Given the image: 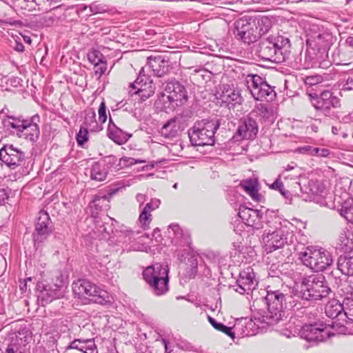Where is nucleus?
I'll return each mask as SVG.
<instances>
[{
    "mask_svg": "<svg viewBox=\"0 0 353 353\" xmlns=\"http://www.w3.org/2000/svg\"><path fill=\"white\" fill-rule=\"evenodd\" d=\"M88 130L83 126H81L79 132L77 134V141L79 145H83L88 140Z\"/></svg>",
    "mask_w": 353,
    "mask_h": 353,
    "instance_id": "49530a36",
    "label": "nucleus"
},
{
    "mask_svg": "<svg viewBox=\"0 0 353 353\" xmlns=\"http://www.w3.org/2000/svg\"><path fill=\"white\" fill-rule=\"evenodd\" d=\"M247 87L253 97L254 91L259 90V88L265 82L263 79L257 74H248L246 77Z\"/></svg>",
    "mask_w": 353,
    "mask_h": 353,
    "instance_id": "e433bc0d",
    "label": "nucleus"
},
{
    "mask_svg": "<svg viewBox=\"0 0 353 353\" xmlns=\"http://www.w3.org/2000/svg\"><path fill=\"white\" fill-rule=\"evenodd\" d=\"M262 240L267 252H272L282 248L286 244H291L294 241L292 232L286 228H279L274 231L265 230L262 235Z\"/></svg>",
    "mask_w": 353,
    "mask_h": 353,
    "instance_id": "1a4fd4ad",
    "label": "nucleus"
},
{
    "mask_svg": "<svg viewBox=\"0 0 353 353\" xmlns=\"http://www.w3.org/2000/svg\"><path fill=\"white\" fill-rule=\"evenodd\" d=\"M337 268L343 274L353 276V256H340L337 261Z\"/></svg>",
    "mask_w": 353,
    "mask_h": 353,
    "instance_id": "473e14b6",
    "label": "nucleus"
},
{
    "mask_svg": "<svg viewBox=\"0 0 353 353\" xmlns=\"http://www.w3.org/2000/svg\"><path fill=\"white\" fill-rule=\"evenodd\" d=\"M352 83L353 79L352 77H348L345 83L343 85L341 90L344 91L353 90V87L350 86Z\"/></svg>",
    "mask_w": 353,
    "mask_h": 353,
    "instance_id": "13d9d810",
    "label": "nucleus"
},
{
    "mask_svg": "<svg viewBox=\"0 0 353 353\" xmlns=\"http://www.w3.org/2000/svg\"><path fill=\"white\" fill-rule=\"evenodd\" d=\"M330 292L331 290L323 274H312L302 279L301 289L298 295L304 301L310 300L315 302L326 298Z\"/></svg>",
    "mask_w": 353,
    "mask_h": 353,
    "instance_id": "f03ea898",
    "label": "nucleus"
},
{
    "mask_svg": "<svg viewBox=\"0 0 353 353\" xmlns=\"http://www.w3.org/2000/svg\"><path fill=\"white\" fill-rule=\"evenodd\" d=\"M299 290H296L294 296L288 295L285 303V309L294 311H299L303 308H306L310 305L312 301L310 300L304 301L302 298L299 297Z\"/></svg>",
    "mask_w": 353,
    "mask_h": 353,
    "instance_id": "b1692460",
    "label": "nucleus"
},
{
    "mask_svg": "<svg viewBox=\"0 0 353 353\" xmlns=\"http://www.w3.org/2000/svg\"><path fill=\"white\" fill-rule=\"evenodd\" d=\"M72 350H77L82 353H98V349L93 339H75L65 347L68 352Z\"/></svg>",
    "mask_w": 353,
    "mask_h": 353,
    "instance_id": "412c9836",
    "label": "nucleus"
},
{
    "mask_svg": "<svg viewBox=\"0 0 353 353\" xmlns=\"http://www.w3.org/2000/svg\"><path fill=\"white\" fill-rule=\"evenodd\" d=\"M276 96L274 89L269 85L265 81L261 85L259 90L254 91L253 98L257 101L272 100Z\"/></svg>",
    "mask_w": 353,
    "mask_h": 353,
    "instance_id": "7c9ffc66",
    "label": "nucleus"
},
{
    "mask_svg": "<svg viewBox=\"0 0 353 353\" xmlns=\"http://www.w3.org/2000/svg\"><path fill=\"white\" fill-rule=\"evenodd\" d=\"M72 290L76 296L98 304H105L111 301L105 290L85 279H79L72 283Z\"/></svg>",
    "mask_w": 353,
    "mask_h": 353,
    "instance_id": "6e6552de",
    "label": "nucleus"
},
{
    "mask_svg": "<svg viewBox=\"0 0 353 353\" xmlns=\"http://www.w3.org/2000/svg\"><path fill=\"white\" fill-rule=\"evenodd\" d=\"M161 201L158 199H152L150 202L147 203L143 208L139 221L142 226L145 228L148 227L150 221H152L151 212L157 209L160 205Z\"/></svg>",
    "mask_w": 353,
    "mask_h": 353,
    "instance_id": "5701e85b",
    "label": "nucleus"
},
{
    "mask_svg": "<svg viewBox=\"0 0 353 353\" xmlns=\"http://www.w3.org/2000/svg\"><path fill=\"white\" fill-rule=\"evenodd\" d=\"M288 296L279 290L267 292L265 301L268 310L262 316V322L269 326H274L283 321Z\"/></svg>",
    "mask_w": 353,
    "mask_h": 353,
    "instance_id": "39448f33",
    "label": "nucleus"
},
{
    "mask_svg": "<svg viewBox=\"0 0 353 353\" xmlns=\"http://www.w3.org/2000/svg\"><path fill=\"white\" fill-rule=\"evenodd\" d=\"M313 105L316 110L329 111L331 108H339L341 105V101L340 99L334 96L331 91L325 90L321 93Z\"/></svg>",
    "mask_w": 353,
    "mask_h": 353,
    "instance_id": "aec40b11",
    "label": "nucleus"
},
{
    "mask_svg": "<svg viewBox=\"0 0 353 353\" xmlns=\"http://www.w3.org/2000/svg\"><path fill=\"white\" fill-rule=\"evenodd\" d=\"M266 22L270 23L267 19H261L257 21L254 19H240L235 22L234 34L237 39L245 43H254L268 30L269 26H267L265 30L261 28Z\"/></svg>",
    "mask_w": 353,
    "mask_h": 353,
    "instance_id": "0eeeda50",
    "label": "nucleus"
},
{
    "mask_svg": "<svg viewBox=\"0 0 353 353\" xmlns=\"http://www.w3.org/2000/svg\"><path fill=\"white\" fill-rule=\"evenodd\" d=\"M188 262L190 265L189 270H188V276L190 278H194L197 273L198 261L196 256H191L188 259Z\"/></svg>",
    "mask_w": 353,
    "mask_h": 353,
    "instance_id": "a18cd8bd",
    "label": "nucleus"
},
{
    "mask_svg": "<svg viewBox=\"0 0 353 353\" xmlns=\"http://www.w3.org/2000/svg\"><path fill=\"white\" fill-rule=\"evenodd\" d=\"M254 119L259 117L264 121L272 122L274 120V114L271 108L263 103H259L255 105L254 109L249 113Z\"/></svg>",
    "mask_w": 353,
    "mask_h": 353,
    "instance_id": "bb28decb",
    "label": "nucleus"
},
{
    "mask_svg": "<svg viewBox=\"0 0 353 353\" xmlns=\"http://www.w3.org/2000/svg\"><path fill=\"white\" fill-rule=\"evenodd\" d=\"M314 149L315 148L306 145L301 147H298L295 149L294 152L296 153L302 154H307L310 156H314Z\"/></svg>",
    "mask_w": 353,
    "mask_h": 353,
    "instance_id": "de8ad7c7",
    "label": "nucleus"
},
{
    "mask_svg": "<svg viewBox=\"0 0 353 353\" xmlns=\"http://www.w3.org/2000/svg\"><path fill=\"white\" fill-rule=\"evenodd\" d=\"M18 348L14 345H9L3 353H17Z\"/></svg>",
    "mask_w": 353,
    "mask_h": 353,
    "instance_id": "338daca9",
    "label": "nucleus"
},
{
    "mask_svg": "<svg viewBox=\"0 0 353 353\" xmlns=\"http://www.w3.org/2000/svg\"><path fill=\"white\" fill-rule=\"evenodd\" d=\"M117 159L114 156L106 157L101 161L94 162L90 168L86 170V174H89L90 179L96 181L105 180L109 170L116 163Z\"/></svg>",
    "mask_w": 353,
    "mask_h": 353,
    "instance_id": "ddd939ff",
    "label": "nucleus"
},
{
    "mask_svg": "<svg viewBox=\"0 0 353 353\" xmlns=\"http://www.w3.org/2000/svg\"><path fill=\"white\" fill-rule=\"evenodd\" d=\"M99 119L101 123H105L107 120V114H106V106L104 101H102L99 107Z\"/></svg>",
    "mask_w": 353,
    "mask_h": 353,
    "instance_id": "3c124183",
    "label": "nucleus"
},
{
    "mask_svg": "<svg viewBox=\"0 0 353 353\" xmlns=\"http://www.w3.org/2000/svg\"><path fill=\"white\" fill-rule=\"evenodd\" d=\"M171 62L167 56H150L148 58V65L157 77H162L168 74L170 70Z\"/></svg>",
    "mask_w": 353,
    "mask_h": 353,
    "instance_id": "6ab92c4d",
    "label": "nucleus"
},
{
    "mask_svg": "<svg viewBox=\"0 0 353 353\" xmlns=\"http://www.w3.org/2000/svg\"><path fill=\"white\" fill-rule=\"evenodd\" d=\"M168 231L170 235L172 233L174 237L176 239H179L183 234L182 230L180 228L179 225L176 223L170 224L168 226Z\"/></svg>",
    "mask_w": 353,
    "mask_h": 353,
    "instance_id": "09e8293b",
    "label": "nucleus"
},
{
    "mask_svg": "<svg viewBox=\"0 0 353 353\" xmlns=\"http://www.w3.org/2000/svg\"><path fill=\"white\" fill-rule=\"evenodd\" d=\"M342 318L347 323H353V299L345 298Z\"/></svg>",
    "mask_w": 353,
    "mask_h": 353,
    "instance_id": "ea45409f",
    "label": "nucleus"
},
{
    "mask_svg": "<svg viewBox=\"0 0 353 353\" xmlns=\"http://www.w3.org/2000/svg\"><path fill=\"white\" fill-rule=\"evenodd\" d=\"M40 117L38 114L32 116L30 119H26L25 125H23L19 132H17V135L19 138H23L32 142L37 141L40 134L38 125Z\"/></svg>",
    "mask_w": 353,
    "mask_h": 353,
    "instance_id": "a211bd4d",
    "label": "nucleus"
},
{
    "mask_svg": "<svg viewBox=\"0 0 353 353\" xmlns=\"http://www.w3.org/2000/svg\"><path fill=\"white\" fill-rule=\"evenodd\" d=\"M239 216L248 226L259 230L263 228V213L259 210H253L243 205H241L239 211Z\"/></svg>",
    "mask_w": 353,
    "mask_h": 353,
    "instance_id": "2eb2a0df",
    "label": "nucleus"
},
{
    "mask_svg": "<svg viewBox=\"0 0 353 353\" xmlns=\"http://www.w3.org/2000/svg\"><path fill=\"white\" fill-rule=\"evenodd\" d=\"M149 85H152V81L149 77L145 76L144 68H142L137 79L130 85V88L131 90H136L137 87L148 88Z\"/></svg>",
    "mask_w": 353,
    "mask_h": 353,
    "instance_id": "4c0bfd02",
    "label": "nucleus"
},
{
    "mask_svg": "<svg viewBox=\"0 0 353 353\" xmlns=\"http://www.w3.org/2000/svg\"><path fill=\"white\" fill-rule=\"evenodd\" d=\"M8 199V194L5 189H0V202L5 203L6 200Z\"/></svg>",
    "mask_w": 353,
    "mask_h": 353,
    "instance_id": "bf43d9fd",
    "label": "nucleus"
},
{
    "mask_svg": "<svg viewBox=\"0 0 353 353\" xmlns=\"http://www.w3.org/2000/svg\"><path fill=\"white\" fill-rule=\"evenodd\" d=\"M329 37L330 35L327 33H315L307 37L306 44L312 48L319 49L325 46Z\"/></svg>",
    "mask_w": 353,
    "mask_h": 353,
    "instance_id": "c756f323",
    "label": "nucleus"
},
{
    "mask_svg": "<svg viewBox=\"0 0 353 353\" xmlns=\"http://www.w3.org/2000/svg\"><path fill=\"white\" fill-rule=\"evenodd\" d=\"M14 48L16 51L19 52H22L25 50L24 46L21 43L17 41H16L15 46Z\"/></svg>",
    "mask_w": 353,
    "mask_h": 353,
    "instance_id": "774afa93",
    "label": "nucleus"
},
{
    "mask_svg": "<svg viewBox=\"0 0 353 353\" xmlns=\"http://www.w3.org/2000/svg\"><path fill=\"white\" fill-rule=\"evenodd\" d=\"M84 128L89 129L90 131H97L102 129L99 128L96 120V113L92 109H89L85 111L84 117Z\"/></svg>",
    "mask_w": 353,
    "mask_h": 353,
    "instance_id": "f704fd0d",
    "label": "nucleus"
},
{
    "mask_svg": "<svg viewBox=\"0 0 353 353\" xmlns=\"http://www.w3.org/2000/svg\"><path fill=\"white\" fill-rule=\"evenodd\" d=\"M303 265L314 272H323L333 263L332 254L321 247L307 246L299 253Z\"/></svg>",
    "mask_w": 353,
    "mask_h": 353,
    "instance_id": "423d86ee",
    "label": "nucleus"
},
{
    "mask_svg": "<svg viewBox=\"0 0 353 353\" xmlns=\"http://www.w3.org/2000/svg\"><path fill=\"white\" fill-rule=\"evenodd\" d=\"M125 161L128 163L129 165L145 163V160L135 159L134 158H128Z\"/></svg>",
    "mask_w": 353,
    "mask_h": 353,
    "instance_id": "e2e57ef3",
    "label": "nucleus"
},
{
    "mask_svg": "<svg viewBox=\"0 0 353 353\" xmlns=\"http://www.w3.org/2000/svg\"><path fill=\"white\" fill-rule=\"evenodd\" d=\"M220 126L218 120L203 119L194 123L188 131L190 141L192 145H212L215 142L214 134Z\"/></svg>",
    "mask_w": 353,
    "mask_h": 353,
    "instance_id": "20e7f679",
    "label": "nucleus"
},
{
    "mask_svg": "<svg viewBox=\"0 0 353 353\" xmlns=\"http://www.w3.org/2000/svg\"><path fill=\"white\" fill-rule=\"evenodd\" d=\"M269 39L272 41V43H274V46L277 51L282 52V49L289 46L290 44V40L288 38L284 37L283 36H271L269 37Z\"/></svg>",
    "mask_w": 353,
    "mask_h": 353,
    "instance_id": "37998d69",
    "label": "nucleus"
},
{
    "mask_svg": "<svg viewBox=\"0 0 353 353\" xmlns=\"http://www.w3.org/2000/svg\"><path fill=\"white\" fill-rule=\"evenodd\" d=\"M259 132V125L256 119L248 114L242 118L239 123V126L234 138L236 141L253 140Z\"/></svg>",
    "mask_w": 353,
    "mask_h": 353,
    "instance_id": "f8f14e48",
    "label": "nucleus"
},
{
    "mask_svg": "<svg viewBox=\"0 0 353 353\" xmlns=\"http://www.w3.org/2000/svg\"><path fill=\"white\" fill-rule=\"evenodd\" d=\"M208 318L209 322L210 323V324L212 325V327L216 329L217 327H222L221 326V323L217 322L215 319H214L210 316H208Z\"/></svg>",
    "mask_w": 353,
    "mask_h": 353,
    "instance_id": "680f3d73",
    "label": "nucleus"
},
{
    "mask_svg": "<svg viewBox=\"0 0 353 353\" xmlns=\"http://www.w3.org/2000/svg\"><path fill=\"white\" fill-rule=\"evenodd\" d=\"M146 196L143 194H138L136 196L137 201L140 203L139 208H141L145 201Z\"/></svg>",
    "mask_w": 353,
    "mask_h": 353,
    "instance_id": "69168bd1",
    "label": "nucleus"
},
{
    "mask_svg": "<svg viewBox=\"0 0 353 353\" xmlns=\"http://www.w3.org/2000/svg\"><path fill=\"white\" fill-rule=\"evenodd\" d=\"M257 54L261 59L275 63L281 62L284 59L283 52L276 50L269 37L260 43Z\"/></svg>",
    "mask_w": 353,
    "mask_h": 353,
    "instance_id": "f3484780",
    "label": "nucleus"
},
{
    "mask_svg": "<svg viewBox=\"0 0 353 353\" xmlns=\"http://www.w3.org/2000/svg\"><path fill=\"white\" fill-rule=\"evenodd\" d=\"M0 160L8 168L16 170L25 165L26 156L21 149L6 144L0 149Z\"/></svg>",
    "mask_w": 353,
    "mask_h": 353,
    "instance_id": "9b49d317",
    "label": "nucleus"
},
{
    "mask_svg": "<svg viewBox=\"0 0 353 353\" xmlns=\"http://www.w3.org/2000/svg\"><path fill=\"white\" fill-rule=\"evenodd\" d=\"M343 291L347 296H350V299H353V278L347 281Z\"/></svg>",
    "mask_w": 353,
    "mask_h": 353,
    "instance_id": "603ef678",
    "label": "nucleus"
},
{
    "mask_svg": "<svg viewBox=\"0 0 353 353\" xmlns=\"http://www.w3.org/2000/svg\"><path fill=\"white\" fill-rule=\"evenodd\" d=\"M109 199L107 196L96 195L94 199L90 203V208L92 210V214H97L98 211L108 207Z\"/></svg>",
    "mask_w": 353,
    "mask_h": 353,
    "instance_id": "72a5a7b5",
    "label": "nucleus"
},
{
    "mask_svg": "<svg viewBox=\"0 0 353 353\" xmlns=\"http://www.w3.org/2000/svg\"><path fill=\"white\" fill-rule=\"evenodd\" d=\"M345 333L346 327L336 321H332L331 324L321 322L305 324L300 330L302 339L313 342L325 341L335 334Z\"/></svg>",
    "mask_w": 353,
    "mask_h": 353,
    "instance_id": "f257e3e1",
    "label": "nucleus"
},
{
    "mask_svg": "<svg viewBox=\"0 0 353 353\" xmlns=\"http://www.w3.org/2000/svg\"><path fill=\"white\" fill-rule=\"evenodd\" d=\"M63 281L57 278L56 281H41L37 284L38 301L42 305L63 296Z\"/></svg>",
    "mask_w": 353,
    "mask_h": 353,
    "instance_id": "9d476101",
    "label": "nucleus"
},
{
    "mask_svg": "<svg viewBox=\"0 0 353 353\" xmlns=\"http://www.w3.org/2000/svg\"><path fill=\"white\" fill-rule=\"evenodd\" d=\"M330 154V151L327 148H315L314 155L321 157H327Z\"/></svg>",
    "mask_w": 353,
    "mask_h": 353,
    "instance_id": "6e6d98bb",
    "label": "nucleus"
},
{
    "mask_svg": "<svg viewBox=\"0 0 353 353\" xmlns=\"http://www.w3.org/2000/svg\"><path fill=\"white\" fill-rule=\"evenodd\" d=\"M163 89L168 94V99L170 102H175L176 105L183 104L188 99L186 90L179 81H168L163 84Z\"/></svg>",
    "mask_w": 353,
    "mask_h": 353,
    "instance_id": "dca6fc26",
    "label": "nucleus"
},
{
    "mask_svg": "<svg viewBox=\"0 0 353 353\" xmlns=\"http://www.w3.org/2000/svg\"><path fill=\"white\" fill-rule=\"evenodd\" d=\"M108 137L112 139L114 142L120 143L122 142L121 139L123 138L125 141H127L131 135H128L124 133L122 130L119 128L112 121V117L110 114L109 124L108 127Z\"/></svg>",
    "mask_w": 353,
    "mask_h": 353,
    "instance_id": "c85d7f7f",
    "label": "nucleus"
},
{
    "mask_svg": "<svg viewBox=\"0 0 353 353\" xmlns=\"http://www.w3.org/2000/svg\"><path fill=\"white\" fill-rule=\"evenodd\" d=\"M344 302L341 303L339 301L336 299L330 300L325 306V314L326 315L334 319L337 318L338 320H344L342 318L343 311L344 310Z\"/></svg>",
    "mask_w": 353,
    "mask_h": 353,
    "instance_id": "393cba45",
    "label": "nucleus"
},
{
    "mask_svg": "<svg viewBox=\"0 0 353 353\" xmlns=\"http://www.w3.org/2000/svg\"><path fill=\"white\" fill-rule=\"evenodd\" d=\"M168 265L163 263H155L143 270V279L156 296H162L168 291Z\"/></svg>",
    "mask_w": 353,
    "mask_h": 353,
    "instance_id": "7ed1b4c3",
    "label": "nucleus"
},
{
    "mask_svg": "<svg viewBox=\"0 0 353 353\" xmlns=\"http://www.w3.org/2000/svg\"><path fill=\"white\" fill-rule=\"evenodd\" d=\"M353 234L352 232L347 229H343L338 237L337 244L339 248L345 252H350L353 249Z\"/></svg>",
    "mask_w": 353,
    "mask_h": 353,
    "instance_id": "a878e982",
    "label": "nucleus"
},
{
    "mask_svg": "<svg viewBox=\"0 0 353 353\" xmlns=\"http://www.w3.org/2000/svg\"><path fill=\"white\" fill-rule=\"evenodd\" d=\"M221 326L222 327H217L216 330L225 333L226 335L231 337L232 339H234L235 338V334L232 331V327H228L221 323Z\"/></svg>",
    "mask_w": 353,
    "mask_h": 353,
    "instance_id": "864d4df0",
    "label": "nucleus"
},
{
    "mask_svg": "<svg viewBox=\"0 0 353 353\" xmlns=\"http://www.w3.org/2000/svg\"><path fill=\"white\" fill-rule=\"evenodd\" d=\"M320 82L319 77H307L305 79V83L310 85L317 84Z\"/></svg>",
    "mask_w": 353,
    "mask_h": 353,
    "instance_id": "4d7b16f0",
    "label": "nucleus"
},
{
    "mask_svg": "<svg viewBox=\"0 0 353 353\" xmlns=\"http://www.w3.org/2000/svg\"><path fill=\"white\" fill-rule=\"evenodd\" d=\"M132 95L138 94L141 101H145L154 94V88L152 85H149L148 88L137 87L136 90H130L129 92Z\"/></svg>",
    "mask_w": 353,
    "mask_h": 353,
    "instance_id": "79ce46f5",
    "label": "nucleus"
},
{
    "mask_svg": "<svg viewBox=\"0 0 353 353\" xmlns=\"http://www.w3.org/2000/svg\"><path fill=\"white\" fill-rule=\"evenodd\" d=\"M248 290H251V288L245 287L244 285H239V283H238V288L236 289V291L239 294H243Z\"/></svg>",
    "mask_w": 353,
    "mask_h": 353,
    "instance_id": "052dcab7",
    "label": "nucleus"
},
{
    "mask_svg": "<svg viewBox=\"0 0 353 353\" xmlns=\"http://www.w3.org/2000/svg\"><path fill=\"white\" fill-rule=\"evenodd\" d=\"M52 232V223L46 211L41 210L38 214L33 239L35 244L42 243Z\"/></svg>",
    "mask_w": 353,
    "mask_h": 353,
    "instance_id": "4468645a",
    "label": "nucleus"
},
{
    "mask_svg": "<svg viewBox=\"0 0 353 353\" xmlns=\"http://www.w3.org/2000/svg\"><path fill=\"white\" fill-rule=\"evenodd\" d=\"M26 120L21 117L8 116L3 120V123L5 128L15 129L17 132H19L23 125H25Z\"/></svg>",
    "mask_w": 353,
    "mask_h": 353,
    "instance_id": "c9c22d12",
    "label": "nucleus"
},
{
    "mask_svg": "<svg viewBox=\"0 0 353 353\" xmlns=\"http://www.w3.org/2000/svg\"><path fill=\"white\" fill-rule=\"evenodd\" d=\"M254 272H243L240 274V277L237 281V283L239 285H244L245 287L251 288V290L254 288Z\"/></svg>",
    "mask_w": 353,
    "mask_h": 353,
    "instance_id": "a19ab883",
    "label": "nucleus"
},
{
    "mask_svg": "<svg viewBox=\"0 0 353 353\" xmlns=\"http://www.w3.org/2000/svg\"><path fill=\"white\" fill-rule=\"evenodd\" d=\"M88 59L89 61L93 65L101 62L105 59V57L99 50H92L88 54Z\"/></svg>",
    "mask_w": 353,
    "mask_h": 353,
    "instance_id": "c03bdc74",
    "label": "nucleus"
},
{
    "mask_svg": "<svg viewBox=\"0 0 353 353\" xmlns=\"http://www.w3.org/2000/svg\"><path fill=\"white\" fill-rule=\"evenodd\" d=\"M220 99L223 103H230L232 102L240 103L241 95L238 90L230 86L224 87L220 95Z\"/></svg>",
    "mask_w": 353,
    "mask_h": 353,
    "instance_id": "2f4dec72",
    "label": "nucleus"
},
{
    "mask_svg": "<svg viewBox=\"0 0 353 353\" xmlns=\"http://www.w3.org/2000/svg\"><path fill=\"white\" fill-rule=\"evenodd\" d=\"M270 188L273 190H278L281 194L285 196L284 185L280 179H277L271 185Z\"/></svg>",
    "mask_w": 353,
    "mask_h": 353,
    "instance_id": "5fc2aeb1",
    "label": "nucleus"
},
{
    "mask_svg": "<svg viewBox=\"0 0 353 353\" xmlns=\"http://www.w3.org/2000/svg\"><path fill=\"white\" fill-rule=\"evenodd\" d=\"M339 211L341 216L353 225V200L345 201Z\"/></svg>",
    "mask_w": 353,
    "mask_h": 353,
    "instance_id": "58836bf2",
    "label": "nucleus"
},
{
    "mask_svg": "<svg viewBox=\"0 0 353 353\" xmlns=\"http://www.w3.org/2000/svg\"><path fill=\"white\" fill-rule=\"evenodd\" d=\"M345 45L350 48V51L353 53V37L347 38Z\"/></svg>",
    "mask_w": 353,
    "mask_h": 353,
    "instance_id": "0e129e2a",
    "label": "nucleus"
},
{
    "mask_svg": "<svg viewBox=\"0 0 353 353\" xmlns=\"http://www.w3.org/2000/svg\"><path fill=\"white\" fill-rule=\"evenodd\" d=\"M183 130L181 119L174 117L168 120L161 128V134L166 138L170 139L176 137Z\"/></svg>",
    "mask_w": 353,
    "mask_h": 353,
    "instance_id": "4be33fe9",
    "label": "nucleus"
},
{
    "mask_svg": "<svg viewBox=\"0 0 353 353\" xmlns=\"http://www.w3.org/2000/svg\"><path fill=\"white\" fill-rule=\"evenodd\" d=\"M94 65V72L99 77L102 76L107 70V64L105 59Z\"/></svg>",
    "mask_w": 353,
    "mask_h": 353,
    "instance_id": "8fccbe9b",
    "label": "nucleus"
},
{
    "mask_svg": "<svg viewBox=\"0 0 353 353\" xmlns=\"http://www.w3.org/2000/svg\"><path fill=\"white\" fill-rule=\"evenodd\" d=\"M241 187L248 193L252 200L260 201L261 196L259 194L258 181L256 179L243 180L240 183Z\"/></svg>",
    "mask_w": 353,
    "mask_h": 353,
    "instance_id": "cd10ccee",
    "label": "nucleus"
}]
</instances>
